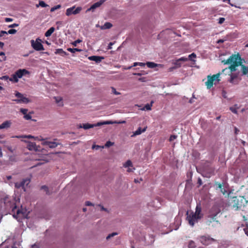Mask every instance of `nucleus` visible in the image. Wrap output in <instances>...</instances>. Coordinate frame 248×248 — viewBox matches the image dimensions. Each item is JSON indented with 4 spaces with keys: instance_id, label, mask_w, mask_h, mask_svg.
Listing matches in <instances>:
<instances>
[{
    "instance_id": "nucleus-1",
    "label": "nucleus",
    "mask_w": 248,
    "mask_h": 248,
    "mask_svg": "<svg viewBox=\"0 0 248 248\" xmlns=\"http://www.w3.org/2000/svg\"><path fill=\"white\" fill-rule=\"evenodd\" d=\"M222 62L224 64H230L228 68L223 69L222 73L226 71L230 73L228 80L233 84H237L241 80L239 78L240 72L242 76L248 73V67L242 64L241 58L239 54H232L227 60L222 61Z\"/></svg>"
},
{
    "instance_id": "nucleus-2",
    "label": "nucleus",
    "mask_w": 248,
    "mask_h": 248,
    "mask_svg": "<svg viewBox=\"0 0 248 248\" xmlns=\"http://www.w3.org/2000/svg\"><path fill=\"white\" fill-rule=\"evenodd\" d=\"M4 203L6 209L11 210V214H13V216L14 218L17 219L18 215L23 214L20 209H17V206L14 199H10L9 198L6 197L4 199Z\"/></svg>"
},
{
    "instance_id": "nucleus-3",
    "label": "nucleus",
    "mask_w": 248,
    "mask_h": 248,
    "mask_svg": "<svg viewBox=\"0 0 248 248\" xmlns=\"http://www.w3.org/2000/svg\"><path fill=\"white\" fill-rule=\"evenodd\" d=\"M221 210L218 204H214L209 210L207 216V223L208 225L213 221L218 222L217 220V216L220 213Z\"/></svg>"
},
{
    "instance_id": "nucleus-4",
    "label": "nucleus",
    "mask_w": 248,
    "mask_h": 248,
    "mask_svg": "<svg viewBox=\"0 0 248 248\" xmlns=\"http://www.w3.org/2000/svg\"><path fill=\"white\" fill-rule=\"evenodd\" d=\"M220 74L214 75L213 76H208L207 77V80L205 82V85L208 89H210L214 84H216L218 82L219 79Z\"/></svg>"
},
{
    "instance_id": "nucleus-5",
    "label": "nucleus",
    "mask_w": 248,
    "mask_h": 248,
    "mask_svg": "<svg viewBox=\"0 0 248 248\" xmlns=\"http://www.w3.org/2000/svg\"><path fill=\"white\" fill-rule=\"evenodd\" d=\"M114 122L111 121H106L103 122H99L95 124H90L89 123H86L83 124L82 127L84 129H88L89 128H93L95 126H100L104 124H113Z\"/></svg>"
},
{
    "instance_id": "nucleus-6",
    "label": "nucleus",
    "mask_w": 248,
    "mask_h": 248,
    "mask_svg": "<svg viewBox=\"0 0 248 248\" xmlns=\"http://www.w3.org/2000/svg\"><path fill=\"white\" fill-rule=\"evenodd\" d=\"M242 205V202H240L239 198L236 197H232L230 201V206L235 211L239 210Z\"/></svg>"
},
{
    "instance_id": "nucleus-7",
    "label": "nucleus",
    "mask_w": 248,
    "mask_h": 248,
    "mask_svg": "<svg viewBox=\"0 0 248 248\" xmlns=\"http://www.w3.org/2000/svg\"><path fill=\"white\" fill-rule=\"evenodd\" d=\"M41 42L42 40L39 38H37L35 41L31 40V46L36 51L44 50V48Z\"/></svg>"
},
{
    "instance_id": "nucleus-8",
    "label": "nucleus",
    "mask_w": 248,
    "mask_h": 248,
    "mask_svg": "<svg viewBox=\"0 0 248 248\" xmlns=\"http://www.w3.org/2000/svg\"><path fill=\"white\" fill-rule=\"evenodd\" d=\"M81 10V7L79 6L76 8V6H73V7L66 9L65 14L67 16H70L72 14L77 15L79 14Z\"/></svg>"
},
{
    "instance_id": "nucleus-9",
    "label": "nucleus",
    "mask_w": 248,
    "mask_h": 248,
    "mask_svg": "<svg viewBox=\"0 0 248 248\" xmlns=\"http://www.w3.org/2000/svg\"><path fill=\"white\" fill-rule=\"evenodd\" d=\"M200 241L203 245H208L213 242L215 241V240L208 235H203L200 237Z\"/></svg>"
},
{
    "instance_id": "nucleus-10",
    "label": "nucleus",
    "mask_w": 248,
    "mask_h": 248,
    "mask_svg": "<svg viewBox=\"0 0 248 248\" xmlns=\"http://www.w3.org/2000/svg\"><path fill=\"white\" fill-rule=\"evenodd\" d=\"M198 216H196L194 214L190 215L187 217V219L190 225L193 226L195 222H197L198 220L201 219Z\"/></svg>"
},
{
    "instance_id": "nucleus-11",
    "label": "nucleus",
    "mask_w": 248,
    "mask_h": 248,
    "mask_svg": "<svg viewBox=\"0 0 248 248\" xmlns=\"http://www.w3.org/2000/svg\"><path fill=\"white\" fill-rule=\"evenodd\" d=\"M15 73L18 78H20L23 76L29 74V72L25 69H23L17 70Z\"/></svg>"
},
{
    "instance_id": "nucleus-12",
    "label": "nucleus",
    "mask_w": 248,
    "mask_h": 248,
    "mask_svg": "<svg viewBox=\"0 0 248 248\" xmlns=\"http://www.w3.org/2000/svg\"><path fill=\"white\" fill-rule=\"evenodd\" d=\"M105 1V0H100L99 1H97L94 4H93L90 8L87 9V11H93L95 9L100 7L104 2Z\"/></svg>"
},
{
    "instance_id": "nucleus-13",
    "label": "nucleus",
    "mask_w": 248,
    "mask_h": 248,
    "mask_svg": "<svg viewBox=\"0 0 248 248\" xmlns=\"http://www.w3.org/2000/svg\"><path fill=\"white\" fill-rule=\"evenodd\" d=\"M88 59L90 61H94L96 63H98L104 59V57L100 56H91L89 57Z\"/></svg>"
},
{
    "instance_id": "nucleus-14",
    "label": "nucleus",
    "mask_w": 248,
    "mask_h": 248,
    "mask_svg": "<svg viewBox=\"0 0 248 248\" xmlns=\"http://www.w3.org/2000/svg\"><path fill=\"white\" fill-rule=\"evenodd\" d=\"M12 122L11 121H5L0 124V129H8L11 126Z\"/></svg>"
},
{
    "instance_id": "nucleus-15",
    "label": "nucleus",
    "mask_w": 248,
    "mask_h": 248,
    "mask_svg": "<svg viewBox=\"0 0 248 248\" xmlns=\"http://www.w3.org/2000/svg\"><path fill=\"white\" fill-rule=\"evenodd\" d=\"M43 144L45 145H47L50 148H55L58 145H59L60 143H57L56 142L46 141L44 142Z\"/></svg>"
},
{
    "instance_id": "nucleus-16",
    "label": "nucleus",
    "mask_w": 248,
    "mask_h": 248,
    "mask_svg": "<svg viewBox=\"0 0 248 248\" xmlns=\"http://www.w3.org/2000/svg\"><path fill=\"white\" fill-rule=\"evenodd\" d=\"M27 148L30 151H37L36 145L34 142H28L27 144Z\"/></svg>"
},
{
    "instance_id": "nucleus-17",
    "label": "nucleus",
    "mask_w": 248,
    "mask_h": 248,
    "mask_svg": "<svg viewBox=\"0 0 248 248\" xmlns=\"http://www.w3.org/2000/svg\"><path fill=\"white\" fill-rule=\"evenodd\" d=\"M214 169L211 166L207 167L204 168L205 172H206L208 174L207 177H210L211 175H213L214 173Z\"/></svg>"
},
{
    "instance_id": "nucleus-18",
    "label": "nucleus",
    "mask_w": 248,
    "mask_h": 248,
    "mask_svg": "<svg viewBox=\"0 0 248 248\" xmlns=\"http://www.w3.org/2000/svg\"><path fill=\"white\" fill-rule=\"evenodd\" d=\"M146 128L147 127H146L142 129L140 127H139L138 129L133 133V134L131 136V137H132L141 134L142 133L146 131Z\"/></svg>"
},
{
    "instance_id": "nucleus-19",
    "label": "nucleus",
    "mask_w": 248,
    "mask_h": 248,
    "mask_svg": "<svg viewBox=\"0 0 248 248\" xmlns=\"http://www.w3.org/2000/svg\"><path fill=\"white\" fill-rule=\"evenodd\" d=\"M201 211L202 209L200 205H197L196 208L195 212L194 214L196 216H198L200 218H202V214H201Z\"/></svg>"
},
{
    "instance_id": "nucleus-20",
    "label": "nucleus",
    "mask_w": 248,
    "mask_h": 248,
    "mask_svg": "<svg viewBox=\"0 0 248 248\" xmlns=\"http://www.w3.org/2000/svg\"><path fill=\"white\" fill-rule=\"evenodd\" d=\"M14 101L17 103H23L27 104L29 102L30 100L28 98L24 97L23 96V97H22L21 99H15Z\"/></svg>"
},
{
    "instance_id": "nucleus-21",
    "label": "nucleus",
    "mask_w": 248,
    "mask_h": 248,
    "mask_svg": "<svg viewBox=\"0 0 248 248\" xmlns=\"http://www.w3.org/2000/svg\"><path fill=\"white\" fill-rule=\"evenodd\" d=\"M55 53L56 54H60L62 56L68 55V54L65 51H63L62 48H58L56 49Z\"/></svg>"
},
{
    "instance_id": "nucleus-22",
    "label": "nucleus",
    "mask_w": 248,
    "mask_h": 248,
    "mask_svg": "<svg viewBox=\"0 0 248 248\" xmlns=\"http://www.w3.org/2000/svg\"><path fill=\"white\" fill-rule=\"evenodd\" d=\"M112 27V24L110 22H106L103 26H101L102 30L109 29Z\"/></svg>"
},
{
    "instance_id": "nucleus-23",
    "label": "nucleus",
    "mask_w": 248,
    "mask_h": 248,
    "mask_svg": "<svg viewBox=\"0 0 248 248\" xmlns=\"http://www.w3.org/2000/svg\"><path fill=\"white\" fill-rule=\"evenodd\" d=\"M55 28L53 27L50 28L46 32L45 35L46 37H49L51 36L52 33L54 31Z\"/></svg>"
},
{
    "instance_id": "nucleus-24",
    "label": "nucleus",
    "mask_w": 248,
    "mask_h": 248,
    "mask_svg": "<svg viewBox=\"0 0 248 248\" xmlns=\"http://www.w3.org/2000/svg\"><path fill=\"white\" fill-rule=\"evenodd\" d=\"M30 183L29 179H25L23 180L20 183H21L22 188L25 190V185L28 186Z\"/></svg>"
},
{
    "instance_id": "nucleus-25",
    "label": "nucleus",
    "mask_w": 248,
    "mask_h": 248,
    "mask_svg": "<svg viewBox=\"0 0 248 248\" xmlns=\"http://www.w3.org/2000/svg\"><path fill=\"white\" fill-rule=\"evenodd\" d=\"M9 79L10 81H13V82H16H16H17L18 81V78L16 77V76L15 74V73L13 74L12 76V77L11 78H9Z\"/></svg>"
},
{
    "instance_id": "nucleus-26",
    "label": "nucleus",
    "mask_w": 248,
    "mask_h": 248,
    "mask_svg": "<svg viewBox=\"0 0 248 248\" xmlns=\"http://www.w3.org/2000/svg\"><path fill=\"white\" fill-rule=\"evenodd\" d=\"M67 50L71 53H74L76 52H81L82 51V49L78 48H68Z\"/></svg>"
},
{
    "instance_id": "nucleus-27",
    "label": "nucleus",
    "mask_w": 248,
    "mask_h": 248,
    "mask_svg": "<svg viewBox=\"0 0 248 248\" xmlns=\"http://www.w3.org/2000/svg\"><path fill=\"white\" fill-rule=\"evenodd\" d=\"M172 64H174V66L176 68H178L179 67H180L181 66V63L179 59L175 61L172 62Z\"/></svg>"
},
{
    "instance_id": "nucleus-28",
    "label": "nucleus",
    "mask_w": 248,
    "mask_h": 248,
    "mask_svg": "<svg viewBox=\"0 0 248 248\" xmlns=\"http://www.w3.org/2000/svg\"><path fill=\"white\" fill-rule=\"evenodd\" d=\"M39 6H41L42 7H46L47 6H48V5L46 4L44 1L39 0L38 4L36 5L37 7Z\"/></svg>"
},
{
    "instance_id": "nucleus-29",
    "label": "nucleus",
    "mask_w": 248,
    "mask_h": 248,
    "mask_svg": "<svg viewBox=\"0 0 248 248\" xmlns=\"http://www.w3.org/2000/svg\"><path fill=\"white\" fill-rule=\"evenodd\" d=\"M146 65L149 68H155L157 66V64L154 62H147Z\"/></svg>"
},
{
    "instance_id": "nucleus-30",
    "label": "nucleus",
    "mask_w": 248,
    "mask_h": 248,
    "mask_svg": "<svg viewBox=\"0 0 248 248\" xmlns=\"http://www.w3.org/2000/svg\"><path fill=\"white\" fill-rule=\"evenodd\" d=\"M41 189L42 190H44V191L46 192V194L48 195H50V193L49 192L48 188L47 186L45 185L42 186L41 187Z\"/></svg>"
},
{
    "instance_id": "nucleus-31",
    "label": "nucleus",
    "mask_w": 248,
    "mask_h": 248,
    "mask_svg": "<svg viewBox=\"0 0 248 248\" xmlns=\"http://www.w3.org/2000/svg\"><path fill=\"white\" fill-rule=\"evenodd\" d=\"M153 103V101H152L151 104H147L145 105L143 110H150L151 109V107L152 106V104Z\"/></svg>"
},
{
    "instance_id": "nucleus-32",
    "label": "nucleus",
    "mask_w": 248,
    "mask_h": 248,
    "mask_svg": "<svg viewBox=\"0 0 248 248\" xmlns=\"http://www.w3.org/2000/svg\"><path fill=\"white\" fill-rule=\"evenodd\" d=\"M118 234V233L116 232H113L109 234L107 237H106V240H109L111 237H113Z\"/></svg>"
},
{
    "instance_id": "nucleus-33",
    "label": "nucleus",
    "mask_w": 248,
    "mask_h": 248,
    "mask_svg": "<svg viewBox=\"0 0 248 248\" xmlns=\"http://www.w3.org/2000/svg\"><path fill=\"white\" fill-rule=\"evenodd\" d=\"M132 166V162L128 160L124 165V167L125 168L130 167Z\"/></svg>"
},
{
    "instance_id": "nucleus-34",
    "label": "nucleus",
    "mask_w": 248,
    "mask_h": 248,
    "mask_svg": "<svg viewBox=\"0 0 248 248\" xmlns=\"http://www.w3.org/2000/svg\"><path fill=\"white\" fill-rule=\"evenodd\" d=\"M188 248H195L196 245L194 242L192 240L190 241L188 243Z\"/></svg>"
},
{
    "instance_id": "nucleus-35",
    "label": "nucleus",
    "mask_w": 248,
    "mask_h": 248,
    "mask_svg": "<svg viewBox=\"0 0 248 248\" xmlns=\"http://www.w3.org/2000/svg\"><path fill=\"white\" fill-rule=\"evenodd\" d=\"M17 32V31L15 29H10L8 31H6L7 32V34H15Z\"/></svg>"
},
{
    "instance_id": "nucleus-36",
    "label": "nucleus",
    "mask_w": 248,
    "mask_h": 248,
    "mask_svg": "<svg viewBox=\"0 0 248 248\" xmlns=\"http://www.w3.org/2000/svg\"><path fill=\"white\" fill-rule=\"evenodd\" d=\"M196 54L194 53H192L188 56V59L190 61H195L194 60H193L192 59V58H196Z\"/></svg>"
},
{
    "instance_id": "nucleus-37",
    "label": "nucleus",
    "mask_w": 248,
    "mask_h": 248,
    "mask_svg": "<svg viewBox=\"0 0 248 248\" xmlns=\"http://www.w3.org/2000/svg\"><path fill=\"white\" fill-rule=\"evenodd\" d=\"M61 7V5H57L56 6H55L51 8L50 11L51 12H54V11L60 8Z\"/></svg>"
},
{
    "instance_id": "nucleus-38",
    "label": "nucleus",
    "mask_w": 248,
    "mask_h": 248,
    "mask_svg": "<svg viewBox=\"0 0 248 248\" xmlns=\"http://www.w3.org/2000/svg\"><path fill=\"white\" fill-rule=\"evenodd\" d=\"M230 110L234 114H237V110L236 108L231 107L230 108Z\"/></svg>"
},
{
    "instance_id": "nucleus-39",
    "label": "nucleus",
    "mask_w": 248,
    "mask_h": 248,
    "mask_svg": "<svg viewBox=\"0 0 248 248\" xmlns=\"http://www.w3.org/2000/svg\"><path fill=\"white\" fill-rule=\"evenodd\" d=\"M15 96L16 97H17V98H18V99H21L22 97H23V95L22 93H21L18 92H16V93Z\"/></svg>"
},
{
    "instance_id": "nucleus-40",
    "label": "nucleus",
    "mask_w": 248,
    "mask_h": 248,
    "mask_svg": "<svg viewBox=\"0 0 248 248\" xmlns=\"http://www.w3.org/2000/svg\"><path fill=\"white\" fill-rule=\"evenodd\" d=\"M114 144V142H111L110 141H108L105 144V146L106 147H109L112 146Z\"/></svg>"
},
{
    "instance_id": "nucleus-41",
    "label": "nucleus",
    "mask_w": 248,
    "mask_h": 248,
    "mask_svg": "<svg viewBox=\"0 0 248 248\" xmlns=\"http://www.w3.org/2000/svg\"><path fill=\"white\" fill-rule=\"evenodd\" d=\"M111 90H112V93L115 94V95H119L121 94V93L120 92H118L117 91H116L115 88L114 87H112L111 88Z\"/></svg>"
},
{
    "instance_id": "nucleus-42",
    "label": "nucleus",
    "mask_w": 248,
    "mask_h": 248,
    "mask_svg": "<svg viewBox=\"0 0 248 248\" xmlns=\"http://www.w3.org/2000/svg\"><path fill=\"white\" fill-rule=\"evenodd\" d=\"M177 135H171L170 137L169 140L170 141H172L174 140L175 139H176L177 138Z\"/></svg>"
},
{
    "instance_id": "nucleus-43",
    "label": "nucleus",
    "mask_w": 248,
    "mask_h": 248,
    "mask_svg": "<svg viewBox=\"0 0 248 248\" xmlns=\"http://www.w3.org/2000/svg\"><path fill=\"white\" fill-rule=\"evenodd\" d=\"M24 118L26 120H29L31 119V116L30 114H26L24 116Z\"/></svg>"
},
{
    "instance_id": "nucleus-44",
    "label": "nucleus",
    "mask_w": 248,
    "mask_h": 248,
    "mask_svg": "<svg viewBox=\"0 0 248 248\" xmlns=\"http://www.w3.org/2000/svg\"><path fill=\"white\" fill-rule=\"evenodd\" d=\"M81 42V40H79V39H78L76 41H75L74 42H73L72 44L74 46H77V44L80 43Z\"/></svg>"
},
{
    "instance_id": "nucleus-45",
    "label": "nucleus",
    "mask_w": 248,
    "mask_h": 248,
    "mask_svg": "<svg viewBox=\"0 0 248 248\" xmlns=\"http://www.w3.org/2000/svg\"><path fill=\"white\" fill-rule=\"evenodd\" d=\"M21 183L20 182H16L15 184V186L16 188H20L22 187Z\"/></svg>"
},
{
    "instance_id": "nucleus-46",
    "label": "nucleus",
    "mask_w": 248,
    "mask_h": 248,
    "mask_svg": "<svg viewBox=\"0 0 248 248\" xmlns=\"http://www.w3.org/2000/svg\"><path fill=\"white\" fill-rule=\"evenodd\" d=\"M225 21V18L224 17H220L218 20V23L219 24H222Z\"/></svg>"
},
{
    "instance_id": "nucleus-47",
    "label": "nucleus",
    "mask_w": 248,
    "mask_h": 248,
    "mask_svg": "<svg viewBox=\"0 0 248 248\" xmlns=\"http://www.w3.org/2000/svg\"><path fill=\"white\" fill-rule=\"evenodd\" d=\"M27 111H28V109H26V108H21L20 109V112L22 114H24V115L27 114Z\"/></svg>"
},
{
    "instance_id": "nucleus-48",
    "label": "nucleus",
    "mask_w": 248,
    "mask_h": 248,
    "mask_svg": "<svg viewBox=\"0 0 248 248\" xmlns=\"http://www.w3.org/2000/svg\"><path fill=\"white\" fill-rule=\"evenodd\" d=\"M115 42H110L109 44H108V48H107V49L109 50V49H111L112 48V46L114 44Z\"/></svg>"
},
{
    "instance_id": "nucleus-49",
    "label": "nucleus",
    "mask_w": 248,
    "mask_h": 248,
    "mask_svg": "<svg viewBox=\"0 0 248 248\" xmlns=\"http://www.w3.org/2000/svg\"><path fill=\"white\" fill-rule=\"evenodd\" d=\"M17 26H18V24L14 23L13 24H11V25H9L8 26V28H15V27H16Z\"/></svg>"
},
{
    "instance_id": "nucleus-50",
    "label": "nucleus",
    "mask_w": 248,
    "mask_h": 248,
    "mask_svg": "<svg viewBox=\"0 0 248 248\" xmlns=\"http://www.w3.org/2000/svg\"><path fill=\"white\" fill-rule=\"evenodd\" d=\"M220 190L223 195H225L227 192V191L224 188L223 186H222Z\"/></svg>"
},
{
    "instance_id": "nucleus-51",
    "label": "nucleus",
    "mask_w": 248,
    "mask_h": 248,
    "mask_svg": "<svg viewBox=\"0 0 248 248\" xmlns=\"http://www.w3.org/2000/svg\"><path fill=\"white\" fill-rule=\"evenodd\" d=\"M9 78V77L8 76H3L2 77H0V79H1V80H7Z\"/></svg>"
},
{
    "instance_id": "nucleus-52",
    "label": "nucleus",
    "mask_w": 248,
    "mask_h": 248,
    "mask_svg": "<svg viewBox=\"0 0 248 248\" xmlns=\"http://www.w3.org/2000/svg\"><path fill=\"white\" fill-rule=\"evenodd\" d=\"M179 61L181 62H186L187 61H188V58H186V57H181L179 59Z\"/></svg>"
},
{
    "instance_id": "nucleus-53",
    "label": "nucleus",
    "mask_w": 248,
    "mask_h": 248,
    "mask_svg": "<svg viewBox=\"0 0 248 248\" xmlns=\"http://www.w3.org/2000/svg\"><path fill=\"white\" fill-rule=\"evenodd\" d=\"M85 205L86 206H93V204L90 201H86L85 202Z\"/></svg>"
},
{
    "instance_id": "nucleus-54",
    "label": "nucleus",
    "mask_w": 248,
    "mask_h": 248,
    "mask_svg": "<svg viewBox=\"0 0 248 248\" xmlns=\"http://www.w3.org/2000/svg\"><path fill=\"white\" fill-rule=\"evenodd\" d=\"M4 34H7V32L4 31H0V38L2 37Z\"/></svg>"
},
{
    "instance_id": "nucleus-55",
    "label": "nucleus",
    "mask_w": 248,
    "mask_h": 248,
    "mask_svg": "<svg viewBox=\"0 0 248 248\" xmlns=\"http://www.w3.org/2000/svg\"><path fill=\"white\" fill-rule=\"evenodd\" d=\"M13 20V18L6 17L5 18V21L6 22H12Z\"/></svg>"
},
{
    "instance_id": "nucleus-56",
    "label": "nucleus",
    "mask_w": 248,
    "mask_h": 248,
    "mask_svg": "<svg viewBox=\"0 0 248 248\" xmlns=\"http://www.w3.org/2000/svg\"><path fill=\"white\" fill-rule=\"evenodd\" d=\"M24 138L33 139V138H34V137L31 135H25Z\"/></svg>"
},
{
    "instance_id": "nucleus-57",
    "label": "nucleus",
    "mask_w": 248,
    "mask_h": 248,
    "mask_svg": "<svg viewBox=\"0 0 248 248\" xmlns=\"http://www.w3.org/2000/svg\"><path fill=\"white\" fill-rule=\"evenodd\" d=\"M98 206L100 207L101 210L102 211H107V209L106 208H105V207H104V206H102L101 204H98Z\"/></svg>"
},
{
    "instance_id": "nucleus-58",
    "label": "nucleus",
    "mask_w": 248,
    "mask_h": 248,
    "mask_svg": "<svg viewBox=\"0 0 248 248\" xmlns=\"http://www.w3.org/2000/svg\"><path fill=\"white\" fill-rule=\"evenodd\" d=\"M216 185L217 186V188H219L220 189L222 187V186L220 183H216Z\"/></svg>"
},
{
    "instance_id": "nucleus-59",
    "label": "nucleus",
    "mask_w": 248,
    "mask_h": 248,
    "mask_svg": "<svg viewBox=\"0 0 248 248\" xmlns=\"http://www.w3.org/2000/svg\"><path fill=\"white\" fill-rule=\"evenodd\" d=\"M193 155L195 156H196V157L197 156L198 157L199 156V155H200V154L198 152H196V151H194L193 152Z\"/></svg>"
},
{
    "instance_id": "nucleus-60",
    "label": "nucleus",
    "mask_w": 248,
    "mask_h": 248,
    "mask_svg": "<svg viewBox=\"0 0 248 248\" xmlns=\"http://www.w3.org/2000/svg\"><path fill=\"white\" fill-rule=\"evenodd\" d=\"M198 184L199 186H201L202 184V180L200 178L198 179Z\"/></svg>"
},
{
    "instance_id": "nucleus-61",
    "label": "nucleus",
    "mask_w": 248,
    "mask_h": 248,
    "mask_svg": "<svg viewBox=\"0 0 248 248\" xmlns=\"http://www.w3.org/2000/svg\"><path fill=\"white\" fill-rule=\"evenodd\" d=\"M176 69V68L174 66H172V67H170V68H169L168 71H169V72H172V71H173V70L174 69Z\"/></svg>"
},
{
    "instance_id": "nucleus-62",
    "label": "nucleus",
    "mask_w": 248,
    "mask_h": 248,
    "mask_svg": "<svg viewBox=\"0 0 248 248\" xmlns=\"http://www.w3.org/2000/svg\"><path fill=\"white\" fill-rule=\"evenodd\" d=\"M7 149L10 151L11 153H13L14 150L12 149V147L10 146H8L7 147Z\"/></svg>"
},
{
    "instance_id": "nucleus-63",
    "label": "nucleus",
    "mask_w": 248,
    "mask_h": 248,
    "mask_svg": "<svg viewBox=\"0 0 248 248\" xmlns=\"http://www.w3.org/2000/svg\"><path fill=\"white\" fill-rule=\"evenodd\" d=\"M244 231L245 234L248 235V227L247 228H245L244 229Z\"/></svg>"
},
{
    "instance_id": "nucleus-64",
    "label": "nucleus",
    "mask_w": 248,
    "mask_h": 248,
    "mask_svg": "<svg viewBox=\"0 0 248 248\" xmlns=\"http://www.w3.org/2000/svg\"><path fill=\"white\" fill-rule=\"evenodd\" d=\"M25 135L16 136L14 137L18 139L24 138Z\"/></svg>"
}]
</instances>
